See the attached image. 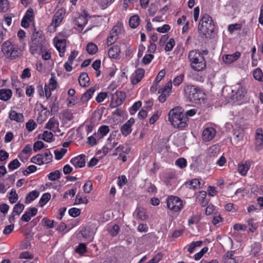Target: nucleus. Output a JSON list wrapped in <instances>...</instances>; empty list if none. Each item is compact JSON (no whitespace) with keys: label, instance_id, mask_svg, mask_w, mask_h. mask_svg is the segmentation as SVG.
<instances>
[{"label":"nucleus","instance_id":"nucleus-1","mask_svg":"<svg viewBox=\"0 0 263 263\" xmlns=\"http://www.w3.org/2000/svg\"><path fill=\"white\" fill-rule=\"evenodd\" d=\"M187 119L183 114L181 107H176L170 110L168 113V121L174 127L180 129H183L187 125Z\"/></svg>","mask_w":263,"mask_h":263},{"label":"nucleus","instance_id":"nucleus-2","mask_svg":"<svg viewBox=\"0 0 263 263\" xmlns=\"http://www.w3.org/2000/svg\"><path fill=\"white\" fill-rule=\"evenodd\" d=\"M231 92V99L234 103L238 105L243 103L247 93V88L245 81L240 80L232 86Z\"/></svg>","mask_w":263,"mask_h":263},{"label":"nucleus","instance_id":"nucleus-3","mask_svg":"<svg viewBox=\"0 0 263 263\" xmlns=\"http://www.w3.org/2000/svg\"><path fill=\"white\" fill-rule=\"evenodd\" d=\"M188 59L191 67L194 70L200 71L206 68V62L203 54L197 50L189 52Z\"/></svg>","mask_w":263,"mask_h":263},{"label":"nucleus","instance_id":"nucleus-4","mask_svg":"<svg viewBox=\"0 0 263 263\" xmlns=\"http://www.w3.org/2000/svg\"><path fill=\"white\" fill-rule=\"evenodd\" d=\"M184 91L186 98L192 103L201 104L204 99V93L196 86L186 85L184 87Z\"/></svg>","mask_w":263,"mask_h":263},{"label":"nucleus","instance_id":"nucleus-5","mask_svg":"<svg viewBox=\"0 0 263 263\" xmlns=\"http://www.w3.org/2000/svg\"><path fill=\"white\" fill-rule=\"evenodd\" d=\"M215 28V26L211 17L207 14L203 15L198 28L200 34L203 36L209 37L214 31Z\"/></svg>","mask_w":263,"mask_h":263},{"label":"nucleus","instance_id":"nucleus-6","mask_svg":"<svg viewBox=\"0 0 263 263\" xmlns=\"http://www.w3.org/2000/svg\"><path fill=\"white\" fill-rule=\"evenodd\" d=\"M1 51L6 58L10 59H14L19 57L22 52L18 45L13 44L10 41H6L3 44Z\"/></svg>","mask_w":263,"mask_h":263},{"label":"nucleus","instance_id":"nucleus-7","mask_svg":"<svg viewBox=\"0 0 263 263\" xmlns=\"http://www.w3.org/2000/svg\"><path fill=\"white\" fill-rule=\"evenodd\" d=\"M31 39L32 42L30 45V52L31 54H39L41 48L44 47L47 43L42 37H37L36 34H33Z\"/></svg>","mask_w":263,"mask_h":263},{"label":"nucleus","instance_id":"nucleus-8","mask_svg":"<svg viewBox=\"0 0 263 263\" xmlns=\"http://www.w3.org/2000/svg\"><path fill=\"white\" fill-rule=\"evenodd\" d=\"M166 203L167 208L175 212L180 211L183 206L182 200L178 197L173 196L167 197Z\"/></svg>","mask_w":263,"mask_h":263},{"label":"nucleus","instance_id":"nucleus-9","mask_svg":"<svg viewBox=\"0 0 263 263\" xmlns=\"http://www.w3.org/2000/svg\"><path fill=\"white\" fill-rule=\"evenodd\" d=\"M130 149L127 144L119 145L114 151V156H118V159H121L122 162L127 160L126 155L129 154Z\"/></svg>","mask_w":263,"mask_h":263},{"label":"nucleus","instance_id":"nucleus-10","mask_svg":"<svg viewBox=\"0 0 263 263\" xmlns=\"http://www.w3.org/2000/svg\"><path fill=\"white\" fill-rule=\"evenodd\" d=\"M172 88V82L170 81L166 83L158 91V100L160 102L163 103L168 97L171 93Z\"/></svg>","mask_w":263,"mask_h":263},{"label":"nucleus","instance_id":"nucleus-11","mask_svg":"<svg viewBox=\"0 0 263 263\" xmlns=\"http://www.w3.org/2000/svg\"><path fill=\"white\" fill-rule=\"evenodd\" d=\"M89 17L88 14L86 11H83L75 20L76 29L78 31L81 32L87 24Z\"/></svg>","mask_w":263,"mask_h":263},{"label":"nucleus","instance_id":"nucleus-12","mask_svg":"<svg viewBox=\"0 0 263 263\" xmlns=\"http://www.w3.org/2000/svg\"><path fill=\"white\" fill-rule=\"evenodd\" d=\"M65 16V10L63 8L58 9L53 16L51 26L55 27L59 26Z\"/></svg>","mask_w":263,"mask_h":263},{"label":"nucleus","instance_id":"nucleus-13","mask_svg":"<svg viewBox=\"0 0 263 263\" xmlns=\"http://www.w3.org/2000/svg\"><path fill=\"white\" fill-rule=\"evenodd\" d=\"M34 16L33 10V9L30 8L27 10L22 20V26L24 28L28 27L30 25V24L34 20Z\"/></svg>","mask_w":263,"mask_h":263},{"label":"nucleus","instance_id":"nucleus-14","mask_svg":"<svg viewBox=\"0 0 263 263\" xmlns=\"http://www.w3.org/2000/svg\"><path fill=\"white\" fill-rule=\"evenodd\" d=\"M53 43L55 47L59 52L61 57H63L66 46V40L65 39H60L58 37H55L53 39Z\"/></svg>","mask_w":263,"mask_h":263},{"label":"nucleus","instance_id":"nucleus-15","mask_svg":"<svg viewBox=\"0 0 263 263\" xmlns=\"http://www.w3.org/2000/svg\"><path fill=\"white\" fill-rule=\"evenodd\" d=\"M252 164V161L251 160L240 162L237 166V171L239 174L241 176H246Z\"/></svg>","mask_w":263,"mask_h":263},{"label":"nucleus","instance_id":"nucleus-16","mask_svg":"<svg viewBox=\"0 0 263 263\" xmlns=\"http://www.w3.org/2000/svg\"><path fill=\"white\" fill-rule=\"evenodd\" d=\"M216 130L212 127H208L204 129L202 134V137L204 141L212 140L216 136Z\"/></svg>","mask_w":263,"mask_h":263},{"label":"nucleus","instance_id":"nucleus-17","mask_svg":"<svg viewBox=\"0 0 263 263\" xmlns=\"http://www.w3.org/2000/svg\"><path fill=\"white\" fill-rule=\"evenodd\" d=\"M255 149L257 151H260L263 146V133L261 128H257L255 133Z\"/></svg>","mask_w":263,"mask_h":263},{"label":"nucleus","instance_id":"nucleus-18","mask_svg":"<svg viewBox=\"0 0 263 263\" xmlns=\"http://www.w3.org/2000/svg\"><path fill=\"white\" fill-rule=\"evenodd\" d=\"M241 56V53L237 51L233 54H224L222 59L226 64H230L237 61Z\"/></svg>","mask_w":263,"mask_h":263},{"label":"nucleus","instance_id":"nucleus-19","mask_svg":"<svg viewBox=\"0 0 263 263\" xmlns=\"http://www.w3.org/2000/svg\"><path fill=\"white\" fill-rule=\"evenodd\" d=\"M86 156L84 155H80L72 158L70 163L76 168H81L85 166L86 163Z\"/></svg>","mask_w":263,"mask_h":263},{"label":"nucleus","instance_id":"nucleus-20","mask_svg":"<svg viewBox=\"0 0 263 263\" xmlns=\"http://www.w3.org/2000/svg\"><path fill=\"white\" fill-rule=\"evenodd\" d=\"M145 71L143 69L138 68L135 71L130 77V81L132 84L138 83L143 78Z\"/></svg>","mask_w":263,"mask_h":263},{"label":"nucleus","instance_id":"nucleus-21","mask_svg":"<svg viewBox=\"0 0 263 263\" xmlns=\"http://www.w3.org/2000/svg\"><path fill=\"white\" fill-rule=\"evenodd\" d=\"M135 119L131 118L122 126L121 132L124 136H126L131 133L132 131V126L135 123Z\"/></svg>","mask_w":263,"mask_h":263},{"label":"nucleus","instance_id":"nucleus-22","mask_svg":"<svg viewBox=\"0 0 263 263\" xmlns=\"http://www.w3.org/2000/svg\"><path fill=\"white\" fill-rule=\"evenodd\" d=\"M206 192L204 191L197 192L195 195L196 202L199 203L202 206L206 205L209 201L206 198Z\"/></svg>","mask_w":263,"mask_h":263},{"label":"nucleus","instance_id":"nucleus-23","mask_svg":"<svg viewBox=\"0 0 263 263\" xmlns=\"http://www.w3.org/2000/svg\"><path fill=\"white\" fill-rule=\"evenodd\" d=\"M37 212V209L33 207L25 211L24 214L22 216L21 220L25 222L29 221L32 217L34 216Z\"/></svg>","mask_w":263,"mask_h":263},{"label":"nucleus","instance_id":"nucleus-24","mask_svg":"<svg viewBox=\"0 0 263 263\" xmlns=\"http://www.w3.org/2000/svg\"><path fill=\"white\" fill-rule=\"evenodd\" d=\"M9 117L11 120L19 123H22L25 120L23 114L17 112L16 111L13 110H12L9 112Z\"/></svg>","mask_w":263,"mask_h":263},{"label":"nucleus","instance_id":"nucleus-25","mask_svg":"<svg viewBox=\"0 0 263 263\" xmlns=\"http://www.w3.org/2000/svg\"><path fill=\"white\" fill-rule=\"evenodd\" d=\"M234 252L233 251H228L224 254L222 257L223 263H238V261L234 256Z\"/></svg>","mask_w":263,"mask_h":263},{"label":"nucleus","instance_id":"nucleus-26","mask_svg":"<svg viewBox=\"0 0 263 263\" xmlns=\"http://www.w3.org/2000/svg\"><path fill=\"white\" fill-rule=\"evenodd\" d=\"M39 54L41 55L42 59L44 61H48L51 59V52L48 47V43L41 48V50Z\"/></svg>","mask_w":263,"mask_h":263},{"label":"nucleus","instance_id":"nucleus-27","mask_svg":"<svg viewBox=\"0 0 263 263\" xmlns=\"http://www.w3.org/2000/svg\"><path fill=\"white\" fill-rule=\"evenodd\" d=\"M109 132V127L107 125H102L100 126L97 133L95 135L97 137L98 139H102Z\"/></svg>","mask_w":263,"mask_h":263},{"label":"nucleus","instance_id":"nucleus-28","mask_svg":"<svg viewBox=\"0 0 263 263\" xmlns=\"http://www.w3.org/2000/svg\"><path fill=\"white\" fill-rule=\"evenodd\" d=\"M120 48L119 46L115 45L111 47L108 50V55L110 58L116 59L120 53Z\"/></svg>","mask_w":263,"mask_h":263},{"label":"nucleus","instance_id":"nucleus-29","mask_svg":"<svg viewBox=\"0 0 263 263\" xmlns=\"http://www.w3.org/2000/svg\"><path fill=\"white\" fill-rule=\"evenodd\" d=\"M80 85L83 87H86L89 85V78L87 73H81L79 77Z\"/></svg>","mask_w":263,"mask_h":263},{"label":"nucleus","instance_id":"nucleus-30","mask_svg":"<svg viewBox=\"0 0 263 263\" xmlns=\"http://www.w3.org/2000/svg\"><path fill=\"white\" fill-rule=\"evenodd\" d=\"M12 91L9 89H2L0 90V100L8 101L12 97Z\"/></svg>","mask_w":263,"mask_h":263},{"label":"nucleus","instance_id":"nucleus-31","mask_svg":"<svg viewBox=\"0 0 263 263\" xmlns=\"http://www.w3.org/2000/svg\"><path fill=\"white\" fill-rule=\"evenodd\" d=\"M118 142L116 139V135L111 134L107 138L106 144L108 146L109 148L112 149L117 144Z\"/></svg>","mask_w":263,"mask_h":263},{"label":"nucleus","instance_id":"nucleus-32","mask_svg":"<svg viewBox=\"0 0 263 263\" xmlns=\"http://www.w3.org/2000/svg\"><path fill=\"white\" fill-rule=\"evenodd\" d=\"M40 195V192L36 190H33L29 192L25 198L26 203H30L35 199H36Z\"/></svg>","mask_w":263,"mask_h":263},{"label":"nucleus","instance_id":"nucleus-33","mask_svg":"<svg viewBox=\"0 0 263 263\" xmlns=\"http://www.w3.org/2000/svg\"><path fill=\"white\" fill-rule=\"evenodd\" d=\"M59 126V122L54 118H52L49 120L46 124V127L53 132H55Z\"/></svg>","mask_w":263,"mask_h":263},{"label":"nucleus","instance_id":"nucleus-34","mask_svg":"<svg viewBox=\"0 0 263 263\" xmlns=\"http://www.w3.org/2000/svg\"><path fill=\"white\" fill-rule=\"evenodd\" d=\"M96 89L95 88L91 87L88 89L81 97V100L83 102H87L92 97Z\"/></svg>","mask_w":263,"mask_h":263},{"label":"nucleus","instance_id":"nucleus-35","mask_svg":"<svg viewBox=\"0 0 263 263\" xmlns=\"http://www.w3.org/2000/svg\"><path fill=\"white\" fill-rule=\"evenodd\" d=\"M123 26L122 23L118 22L117 24L114 26L111 31V33L118 36L123 32Z\"/></svg>","mask_w":263,"mask_h":263},{"label":"nucleus","instance_id":"nucleus-36","mask_svg":"<svg viewBox=\"0 0 263 263\" xmlns=\"http://www.w3.org/2000/svg\"><path fill=\"white\" fill-rule=\"evenodd\" d=\"M243 133L235 131L234 133L233 141L236 145L242 144V142L243 139Z\"/></svg>","mask_w":263,"mask_h":263},{"label":"nucleus","instance_id":"nucleus-37","mask_svg":"<svg viewBox=\"0 0 263 263\" xmlns=\"http://www.w3.org/2000/svg\"><path fill=\"white\" fill-rule=\"evenodd\" d=\"M129 24L131 28H136L140 24V18L138 15H134L130 17L129 20Z\"/></svg>","mask_w":263,"mask_h":263},{"label":"nucleus","instance_id":"nucleus-38","mask_svg":"<svg viewBox=\"0 0 263 263\" xmlns=\"http://www.w3.org/2000/svg\"><path fill=\"white\" fill-rule=\"evenodd\" d=\"M41 138L47 142H51L53 141V134L51 132L44 131L41 135Z\"/></svg>","mask_w":263,"mask_h":263},{"label":"nucleus","instance_id":"nucleus-39","mask_svg":"<svg viewBox=\"0 0 263 263\" xmlns=\"http://www.w3.org/2000/svg\"><path fill=\"white\" fill-rule=\"evenodd\" d=\"M67 152V149L65 148H58L54 151L55 159L57 160L61 159Z\"/></svg>","mask_w":263,"mask_h":263},{"label":"nucleus","instance_id":"nucleus-40","mask_svg":"<svg viewBox=\"0 0 263 263\" xmlns=\"http://www.w3.org/2000/svg\"><path fill=\"white\" fill-rule=\"evenodd\" d=\"M204 184V181L199 179H194L192 180L190 182V185H191L193 188L202 187Z\"/></svg>","mask_w":263,"mask_h":263},{"label":"nucleus","instance_id":"nucleus-41","mask_svg":"<svg viewBox=\"0 0 263 263\" xmlns=\"http://www.w3.org/2000/svg\"><path fill=\"white\" fill-rule=\"evenodd\" d=\"M45 85L47 86L49 89L53 91L58 87V84L55 77L53 76L49 79L48 84H45Z\"/></svg>","mask_w":263,"mask_h":263},{"label":"nucleus","instance_id":"nucleus-42","mask_svg":"<svg viewBox=\"0 0 263 263\" xmlns=\"http://www.w3.org/2000/svg\"><path fill=\"white\" fill-rule=\"evenodd\" d=\"M51 195L48 193L43 194L39 201V205L43 207L50 200Z\"/></svg>","mask_w":263,"mask_h":263},{"label":"nucleus","instance_id":"nucleus-43","mask_svg":"<svg viewBox=\"0 0 263 263\" xmlns=\"http://www.w3.org/2000/svg\"><path fill=\"white\" fill-rule=\"evenodd\" d=\"M247 223L249 226V231L250 232H255L258 227V224L255 222L253 219H249L247 220Z\"/></svg>","mask_w":263,"mask_h":263},{"label":"nucleus","instance_id":"nucleus-44","mask_svg":"<svg viewBox=\"0 0 263 263\" xmlns=\"http://www.w3.org/2000/svg\"><path fill=\"white\" fill-rule=\"evenodd\" d=\"M61 174L59 170H56L50 173L48 175V178L50 181H55L59 179Z\"/></svg>","mask_w":263,"mask_h":263},{"label":"nucleus","instance_id":"nucleus-45","mask_svg":"<svg viewBox=\"0 0 263 263\" xmlns=\"http://www.w3.org/2000/svg\"><path fill=\"white\" fill-rule=\"evenodd\" d=\"M37 127V124L33 119H29L26 123V128L28 132H32Z\"/></svg>","mask_w":263,"mask_h":263},{"label":"nucleus","instance_id":"nucleus-46","mask_svg":"<svg viewBox=\"0 0 263 263\" xmlns=\"http://www.w3.org/2000/svg\"><path fill=\"white\" fill-rule=\"evenodd\" d=\"M253 77L254 78L259 81H263V73L260 68H257L253 71Z\"/></svg>","mask_w":263,"mask_h":263},{"label":"nucleus","instance_id":"nucleus-47","mask_svg":"<svg viewBox=\"0 0 263 263\" xmlns=\"http://www.w3.org/2000/svg\"><path fill=\"white\" fill-rule=\"evenodd\" d=\"M32 150L31 146L30 145H27L25 147L22 149L21 153L19 154L18 157L21 159L23 155H25V157L27 158L30 155V153Z\"/></svg>","mask_w":263,"mask_h":263},{"label":"nucleus","instance_id":"nucleus-48","mask_svg":"<svg viewBox=\"0 0 263 263\" xmlns=\"http://www.w3.org/2000/svg\"><path fill=\"white\" fill-rule=\"evenodd\" d=\"M43 160L44 164H47L50 162L52 159V155L49 151H47L41 154Z\"/></svg>","mask_w":263,"mask_h":263},{"label":"nucleus","instance_id":"nucleus-49","mask_svg":"<svg viewBox=\"0 0 263 263\" xmlns=\"http://www.w3.org/2000/svg\"><path fill=\"white\" fill-rule=\"evenodd\" d=\"M86 50L90 54H94L98 51V47L93 43H89L87 44Z\"/></svg>","mask_w":263,"mask_h":263},{"label":"nucleus","instance_id":"nucleus-50","mask_svg":"<svg viewBox=\"0 0 263 263\" xmlns=\"http://www.w3.org/2000/svg\"><path fill=\"white\" fill-rule=\"evenodd\" d=\"M9 200L10 203H14L18 200V195L16 193V191L12 189L8 195Z\"/></svg>","mask_w":263,"mask_h":263},{"label":"nucleus","instance_id":"nucleus-51","mask_svg":"<svg viewBox=\"0 0 263 263\" xmlns=\"http://www.w3.org/2000/svg\"><path fill=\"white\" fill-rule=\"evenodd\" d=\"M24 207L23 204L17 203L13 208L12 214L19 215L24 209Z\"/></svg>","mask_w":263,"mask_h":263},{"label":"nucleus","instance_id":"nucleus-52","mask_svg":"<svg viewBox=\"0 0 263 263\" xmlns=\"http://www.w3.org/2000/svg\"><path fill=\"white\" fill-rule=\"evenodd\" d=\"M76 105H80L79 101L78 98L74 97L67 98V105L68 107H71Z\"/></svg>","mask_w":263,"mask_h":263},{"label":"nucleus","instance_id":"nucleus-53","mask_svg":"<svg viewBox=\"0 0 263 263\" xmlns=\"http://www.w3.org/2000/svg\"><path fill=\"white\" fill-rule=\"evenodd\" d=\"M161 111L159 110L155 111L152 116L149 118V123L150 124H154L159 119L160 116L161 115Z\"/></svg>","mask_w":263,"mask_h":263},{"label":"nucleus","instance_id":"nucleus-54","mask_svg":"<svg viewBox=\"0 0 263 263\" xmlns=\"http://www.w3.org/2000/svg\"><path fill=\"white\" fill-rule=\"evenodd\" d=\"M31 162L39 165L44 164L41 154H37L36 156L32 157L31 159Z\"/></svg>","mask_w":263,"mask_h":263},{"label":"nucleus","instance_id":"nucleus-55","mask_svg":"<svg viewBox=\"0 0 263 263\" xmlns=\"http://www.w3.org/2000/svg\"><path fill=\"white\" fill-rule=\"evenodd\" d=\"M171 26L168 24H164L160 27H156V30L161 33H165L170 31Z\"/></svg>","mask_w":263,"mask_h":263},{"label":"nucleus","instance_id":"nucleus-56","mask_svg":"<svg viewBox=\"0 0 263 263\" xmlns=\"http://www.w3.org/2000/svg\"><path fill=\"white\" fill-rule=\"evenodd\" d=\"M100 140V139H98L97 137H96L94 134L93 135L88 137L87 143L92 146L96 145Z\"/></svg>","mask_w":263,"mask_h":263},{"label":"nucleus","instance_id":"nucleus-57","mask_svg":"<svg viewBox=\"0 0 263 263\" xmlns=\"http://www.w3.org/2000/svg\"><path fill=\"white\" fill-rule=\"evenodd\" d=\"M88 203V199L85 197H82L80 195L78 194L76 196L74 204H80L82 203L86 204Z\"/></svg>","mask_w":263,"mask_h":263},{"label":"nucleus","instance_id":"nucleus-58","mask_svg":"<svg viewBox=\"0 0 263 263\" xmlns=\"http://www.w3.org/2000/svg\"><path fill=\"white\" fill-rule=\"evenodd\" d=\"M175 45V42L173 38H171L168 40V41L166 43L165 46V51H171Z\"/></svg>","mask_w":263,"mask_h":263},{"label":"nucleus","instance_id":"nucleus-59","mask_svg":"<svg viewBox=\"0 0 263 263\" xmlns=\"http://www.w3.org/2000/svg\"><path fill=\"white\" fill-rule=\"evenodd\" d=\"M20 163L17 159L11 161L8 164V168L10 170L13 171L20 166Z\"/></svg>","mask_w":263,"mask_h":263},{"label":"nucleus","instance_id":"nucleus-60","mask_svg":"<svg viewBox=\"0 0 263 263\" xmlns=\"http://www.w3.org/2000/svg\"><path fill=\"white\" fill-rule=\"evenodd\" d=\"M137 214L138 217L141 220H145L146 218V211L143 208H138L137 209Z\"/></svg>","mask_w":263,"mask_h":263},{"label":"nucleus","instance_id":"nucleus-61","mask_svg":"<svg viewBox=\"0 0 263 263\" xmlns=\"http://www.w3.org/2000/svg\"><path fill=\"white\" fill-rule=\"evenodd\" d=\"M175 164L180 168H183L187 165L186 160L183 158H180L176 161Z\"/></svg>","mask_w":263,"mask_h":263},{"label":"nucleus","instance_id":"nucleus-62","mask_svg":"<svg viewBox=\"0 0 263 263\" xmlns=\"http://www.w3.org/2000/svg\"><path fill=\"white\" fill-rule=\"evenodd\" d=\"M184 77V74H180L177 76H176L174 80L173 84L175 86H179L182 82L183 79Z\"/></svg>","mask_w":263,"mask_h":263},{"label":"nucleus","instance_id":"nucleus-63","mask_svg":"<svg viewBox=\"0 0 263 263\" xmlns=\"http://www.w3.org/2000/svg\"><path fill=\"white\" fill-rule=\"evenodd\" d=\"M222 220V218L219 213L215 212L213 215V218L212 220V223L214 225H216Z\"/></svg>","mask_w":263,"mask_h":263},{"label":"nucleus","instance_id":"nucleus-64","mask_svg":"<svg viewBox=\"0 0 263 263\" xmlns=\"http://www.w3.org/2000/svg\"><path fill=\"white\" fill-rule=\"evenodd\" d=\"M75 251L80 254H83L86 251V247L84 243H80L76 248Z\"/></svg>","mask_w":263,"mask_h":263}]
</instances>
